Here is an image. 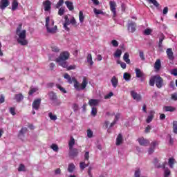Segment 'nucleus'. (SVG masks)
I'll list each match as a JSON object with an SVG mask.
<instances>
[{"instance_id":"f257e3e1","label":"nucleus","mask_w":177,"mask_h":177,"mask_svg":"<svg viewBox=\"0 0 177 177\" xmlns=\"http://www.w3.org/2000/svg\"><path fill=\"white\" fill-rule=\"evenodd\" d=\"M64 78L67 80L68 84H71L73 82L75 89L78 91H84V89L86 88V85H88V80H86V77H83V80L81 84L80 82H78L75 77H71L68 73H65L64 75Z\"/></svg>"},{"instance_id":"f03ea898","label":"nucleus","mask_w":177,"mask_h":177,"mask_svg":"<svg viewBox=\"0 0 177 177\" xmlns=\"http://www.w3.org/2000/svg\"><path fill=\"white\" fill-rule=\"evenodd\" d=\"M22 24H19L16 30V34L18 37L17 42L19 45L22 46H26V45H28V41L26 38H27V31L26 30H22Z\"/></svg>"},{"instance_id":"7ed1b4c3","label":"nucleus","mask_w":177,"mask_h":177,"mask_svg":"<svg viewBox=\"0 0 177 177\" xmlns=\"http://www.w3.org/2000/svg\"><path fill=\"white\" fill-rule=\"evenodd\" d=\"M68 57H70V53L65 51L60 53L59 57L56 59V62L62 67H67V62L66 60H68Z\"/></svg>"},{"instance_id":"20e7f679","label":"nucleus","mask_w":177,"mask_h":177,"mask_svg":"<svg viewBox=\"0 0 177 177\" xmlns=\"http://www.w3.org/2000/svg\"><path fill=\"white\" fill-rule=\"evenodd\" d=\"M155 84L157 88L160 89L162 88V85H164V80L158 75L152 76L149 80V85L150 86H154Z\"/></svg>"},{"instance_id":"39448f33","label":"nucleus","mask_w":177,"mask_h":177,"mask_svg":"<svg viewBox=\"0 0 177 177\" xmlns=\"http://www.w3.org/2000/svg\"><path fill=\"white\" fill-rule=\"evenodd\" d=\"M49 21H50V19L49 18V17H47L46 18V28L47 30V32H49L50 34H55V32L57 31V26H49Z\"/></svg>"},{"instance_id":"423d86ee","label":"nucleus","mask_w":177,"mask_h":177,"mask_svg":"<svg viewBox=\"0 0 177 177\" xmlns=\"http://www.w3.org/2000/svg\"><path fill=\"white\" fill-rule=\"evenodd\" d=\"M109 6H110V10L113 13V17H115V16H117V10L115 8H117V3H115V1H110Z\"/></svg>"},{"instance_id":"0eeeda50","label":"nucleus","mask_w":177,"mask_h":177,"mask_svg":"<svg viewBox=\"0 0 177 177\" xmlns=\"http://www.w3.org/2000/svg\"><path fill=\"white\" fill-rule=\"evenodd\" d=\"M153 164L155 165V168H162L164 169V168H165V165H167V162H164L163 163L160 164L158 162V159L156 158L153 160Z\"/></svg>"},{"instance_id":"6e6552de","label":"nucleus","mask_w":177,"mask_h":177,"mask_svg":"<svg viewBox=\"0 0 177 177\" xmlns=\"http://www.w3.org/2000/svg\"><path fill=\"white\" fill-rule=\"evenodd\" d=\"M28 131V129H27V127H23L18 134V138H19V139H21V140H24V138L26 136L25 135L26 133H27Z\"/></svg>"},{"instance_id":"1a4fd4ad","label":"nucleus","mask_w":177,"mask_h":177,"mask_svg":"<svg viewBox=\"0 0 177 177\" xmlns=\"http://www.w3.org/2000/svg\"><path fill=\"white\" fill-rule=\"evenodd\" d=\"M131 95L134 100H136V102H140L142 100V95L140 94H138V93L132 91H131Z\"/></svg>"},{"instance_id":"9d476101","label":"nucleus","mask_w":177,"mask_h":177,"mask_svg":"<svg viewBox=\"0 0 177 177\" xmlns=\"http://www.w3.org/2000/svg\"><path fill=\"white\" fill-rule=\"evenodd\" d=\"M43 5L44 6V10L45 12H49L50 9H52V3H50V1L46 0L43 2Z\"/></svg>"},{"instance_id":"9b49d317","label":"nucleus","mask_w":177,"mask_h":177,"mask_svg":"<svg viewBox=\"0 0 177 177\" xmlns=\"http://www.w3.org/2000/svg\"><path fill=\"white\" fill-rule=\"evenodd\" d=\"M166 53L167 55L169 60L174 62V60L175 59V57L174 56V52L172 51V48H167L166 50Z\"/></svg>"},{"instance_id":"f8f14e48","label":"nucleus","mask_w":177,"mask_h":177,"mask_svg":"<svg viewBox=\"0 0 177 177\" xmlns=\"http://www.w3.org/2000/svg\"><path fill=\"white\" fill-rule=\"evenodd\" d=\"M9 0H1L0 1V9L4 10L8 6H9Z\"/></svg>"},{"instance_id":"ddd939ff","label":"nucleus","mask_w":177,"mask_h":177,"mask_svg":"<svg viewBox=\"0 0 177 177\" xmlns=\"http://www.w3.org/2000/svg\"><path fill=\"white\" fill-rule=\"evenodd\" d=\"M39 106H41V99L35 100L32 103V109L34 110H39Z\"/></svg>"},{"instance_id":"4468645a","label":"nucleus","mask_w":177,"mask_h":177,"mask_svg":"<svg viewBox=\"0 0 177 177\" xmlns=\"http://www.w3.org/2000/svg\"><path fill=\"white\" fill-rule=\"evenodd\" d=\"M99 103H100V100L91 99L88 101V104L89 106H91V107L97 106Z\"/></svg>"},{"instance_id":"2eb2a0df","label":"nucleus","mask_w":177,"mask_h":177,"mask_svg":"<svg viewBox=\"0 0 177 177\" xmlns=\"http://www.w3.org/2000/svg\"><path fill=\"white\" fill-rule=\"evenodd\" d=\"M69 156L71 157H77L78 156V149L76 148L69 149Z\"/></svg>"},{"instance_id":"dca6fc26","label":"nucleus","mask_w":177,"mask_h":177,"mask_svg":"<svg viewBox=\"0 0 177 177\" xmlns=\"http://www.w3.org/2000/svg\"><path fill=\"white\" fill-rule=\"evenodd\" d=\"M128 30L130 31V32H135V31H136V24L133 22L129 24Z\"/></svg>"},{"instance_id":"f3484780","label":"nucleus","mask_w":177,"mask_h":177,"mask_svg":"<svg viewBox=\"0 0 177 177\" xmlns=\"http://www.w3.org/2000/svg\"><path fill=\"white\" fill-rule=\"evenodd\" d=\"M138 143L140 145V146H147L150 142L149 140H146L144 138H141L138 139Z\"/></svg>"},{"instance_id":"a211bd4d","label":"nucleus","mask_w":177,"mask_h":177,"mask_svg":"<svg viewBox=\"0 0 177 177\" xmlns=\"http://www.w3.org/2000/svg\"><path fill=\"white\" fill-rule=\"evenodd\" d=\"M154 114H156V112H154V111H151L149 112V115H148L146 120L147 124H150V122L153 121V118H154Z\"/></svg>"},{"instance_id":"6ab92c4d","label":"nucleus","mask_w":177,"mask_h":177,"mask_svg":"<svg viewBox=\"0 0 177 177\" xmlns=\"http://www.w3.org/2000/svg\"><path fill=\"white\" fill-rule=\"evenodd\" d=\"M124 142V138H122V134L119 133L116 138V146H120Z\"/></svg>"},{"instance_id":"aec40b11","label":"nucleus","mask_w":177,"mask_h":177,"mask_svg":"<svg viewBox=\"0 0 177 177\" xmlns=\"http://www.w3.org/2000/svg\"><path fill=\"white\" fill-rule=\"evenodd\" d=\"M111 82L113 88H117V86H118V78H117V77L113 76L111 80Z\"/></svg>"},{"instance_id":"412c9836","label":"nucleus","mask_w":177,"mask_h":177,"mask_svg":"<svg viewBox=\"0 0 177 177\" xmlns=\"http://www.w3.org/2000/svg\"><path fill=\"white\" fill-rule=\"evenodd\" d=\"M136 75L137 78H143L145 73L140 68H136Z\"/></svg>"},{"instance_id":"4be33fe9","label":"nucleus","mask_w":177,"mask_h":177,"mask_svg":"<svg viewBox=\"0 0 177 177\" xmlns=\"http://www.w3.org/2000/svg\"><path fill=\"white\" fill-rule=\"evenodd\" d=\"M156 146H157V142L155 141V142H151V147L148 150L149 154H153V153L156 149Z\"/></svg>"},{"instance_id":"5701e85b","label":"nucleus","mask_w":177,"mask_h":177,"mask_svg":"<svg viewBox=\"0 0 177 177\" xmlns=\"http://www.w3.org/2000/svg\"><path fill=\"white\" fill-rule=\"evenodd\" d=\"M24 99V96L21 93L16 94L15 95V100L17 102V103H20Z\"/></svg>"},{"instance_id":"b1692460","label":"nucleus","mask_w":177,"mask_h":177,"mask_svg":"<svg viewBox=\"0 0 177 177\" xmlns=\"http://www.w3.org/2000/svg\"><path fill=\"white\" fill-rule=\"evenodd\" d=\"M165 39V35H164L162 33H160L159 35V43H158V47L162 48V41Z\"/></svg>"},{"instance_id":"393cba45","label":"nucleus","mask_w":177,"mask_h":177,"mask_svg":"<svg viewBox=\"0 0 177 177\" xmlns=\"http://www.w3.org/2000/svg\"><path fill=\"white\" fill-rule=\"evenodd\" d=\"M175 164H176V160H175V158H169L168 165H169V168L173 169L174 165H175Z\"/></svg>"},{"instance_id":"a878e982","label":"nucleus","mask_w":177,"mask_h":177,"mask_svg":"<svg viewBox=\"0 0 177 177\" xmlns=\"http://www.w3.org/2000/svg\"><path fill=\"white\" fill-rule=\"evenodd\" d=\"M65 5H66V7L69 10H74V4H73V2L66 1H65Z\"/></svg>"},{"instance_id":"bb28decb","label":"nucleus","mask_w":177,"mask_h":177,"mask_svg":"<svg viewBox=\"0 0 177 177\" xmlns=\"http://www.w3.org/2000/svg\"><path fill=\"white\" fill-rule=\"evenodd\" d=\"M123 60L126 62L127 64H131V59H129V54L128 53H125L123 56Z\"/></svg>"},{"instance_id":"cd10ccee","label":"nucleus","mask_w":177,"mask_h":177,"mask_svg":"<svg viewBox=\"0 0 177 177\" xmlns=\"http://www.w3.org/2000/svg\"><path fill=\"white\" fill-rule=\"evenodd\" d=\"M50 100L55 101L57 100V95L54 92H50L48 94Z\"/></svg>"},{"instance_id":"c85d7f7f","label":"nucleus","mask_w":177,"mask_h":177,"mask_svg":"<svg viewBox=\"0 0 177 177\" xmlns=\"http://www.w3.org/2000/svg\"><path fill=\"white\" fill-rule=\"evenodd\" d=\"M155 70H160L161 68V60L157 59L154 65Z\"/></svg>"},{"instance_id":"c756f323","label":"nucleus","mask_w":177,"mask_h":177,"mask_svg":"<svg viewBox=\"0 0 177 177\" xmlns=\"http://www.w3.org/2000/svg\"><path fill=\"white\" fill-rule=\"evenodd\" d=\"M19 7V2H17V0H14L12 3V10L15 11L17 8Z\"/></svg>"},{"instance_id":"7c9ffc66","label":"nucleus","mask_w":177,"mask_h":177,"mask_svg":"<svg viewBox=\"0 0 177 177\" xmlns=\"http://www.w3.org/2000/svg\"><path fill=\"white\" fill-rule=\"evenodd\" d=\"M75 145V140L74 139V137H71V140L68 142L69 149L73 148Z\"/></svg>"},{"instance_id":"2f4dec72","label":"nucleus","mask_w":177,"mask_h":177,"mask_svg":"<svg viewBox=\"0 0 177 177\" xmlns=\"http://www.w3.org/2000/svg\"><path fill=\"white\" fill-rule=\"evenodd\" d=\"M164 170V177H169L171 175V170L168 167H165Z\"/></svg>"},{"instance_id":"473e14b6","label":"nucleus","mask_w":177,"mask_h":177,"mask_svg":"<svg viewBox=\"0 0 177 177\" xmlns=\"http://www.w3.org/2000/svg\"><path fill=\"white\" fill-rule=\"evenodd\" d=\"M149 3H153L156 8H158L160 6V3L157 0H147Z\"/></svg>"},{"instance_id":"72a5a7b5","label":"nucleus","mask_w":177,"mask_h":177,"mask_svg":"<svg viewBox=\"0 0 177 177\" xmlns=\"http://www.w3.org/2000/svg\"><path fill=\"white\" fill-rule=\"evenodd\" d=\"M121 55H122V51L120 48H118L114 53V57H121Z\"/></svg>"},{"instance_id":"f704fd0d","label":"nucleus","mask_w":177,"mask_h":177,"mask_svg":"<svg viewBox=\"0 0 177 177\" xmlns=\"http://www.w3.org/2000/svg\"><path fill=\"white\" fill-rule=\"evenodd\" d=\"M84 19H85V17L84 16V12H82V11H80L79 20H80V23H84Z\"/></svg>"},{"instance_id":"c9c22d12","label":"nucleus","mask_w":177,"mask_h":177,"mask_svg":"<svg viewBox=\"0 0 177 177\" xmlns=\"http://www.w3.org/2000/svg\"><path fill=\"white\" fill-rule=\"evenodd\" d=\"M48 117L52 121H56V120H57V116L56 115H53L52 112H50L48 113Z\"/></svg>"},{"instance_id":"e433bc0d","label":"nucleus","mask_w":177,"mask_h":177,"mask_svg":"<svg viewBox=\"0 0 177 177\" xmlns=\"http://www.w3.org/2000/svg\"><path fill=\"white\" fill-rule=\"evenodd\" d=\"M74 169H75V165H74L73 163H71L68 167V171L72 173L74 172Z\"/></svg>"},{"instance_id":"4c0bfd02","label":"nucleus","mask_w":177,"mask_h":177,"mask_svg":"<svg viewBox=\"0 0 177 177\" xmlns=\"http://www.w3.org/2000/svg\"><path fill=\"white\" fill-rule=\"evenodd\" d=\"M87 63L90 64V66H93V61L92 60V55L88 54L87 56Z\"/></svg>"},{"instance_id":"58836bf2","label":"nucleus","mask_w":177,"mask_h":177,"mask_svg":"<svg viewBox=\"0 0 177 177\" xmlns=\"http://www.w3.org/2000/svg\"><path fill=\"white\" fill-rule=\"evenodd\" d=\"M70 24H71L70 19H67L66 21H65V23L64 24V28H65V30H66V31H68V30H70V28L67 27V26H70Z\"/></svg>"},{"instance_id":"ea45409f","label":"nucleus","mask_w":177,"mask_h":177,"mask_svg":"<svg viewBox=\"0 0 177 177\" xmlns=\"http://www.w3.org/2000/svg\"><path fill=\"white\" fill-rule=\"evenodd\" d=\"M141 175H142V171L140 170V169H136L134 172V177H140Z\"/></svg>"},{"instance_id":"a19ab883","label":"nucleus","mask_w":177,"mask_h":177,"mask_svg":"<svg viewBox=\"0 0 177 177\" xmlns=\"http://www.w3.org/2000/svg\"><path fill=\"white\" fill-rule=\"evenodd\" d=\"M123 78L126 81H131V75L128 73H124L123 75Z\"/></svg>"},{"instance_id":"79ce46f5","label":"nucleus","mask_w":177,"mask_h":177,"mask_svg":"<svg viewBox=\"0 0 177 177\" xmlns=\"http://www.w3.org/2000/svg\"><path fill=\"white\" fill-rule=\"evenodd\" d=\"M173 132L177 135V121L173 122Z\"/></svg>"},{"instance_id":"37998d69","label":"nucleus","mask_w":177,"mask_h":177,"mask_svg":"<svg viewBox=\"0 0 177 177\" xmlns=\"http://www.w3.org/2000/svg\"><path fill=\"white\" fill-rule=\"evenodd\" d=\"M97 114V109H96V107H92L91 115H93V117H96Z\"/></svg>"},{"instance_id":"c03bdc74","label":"nucleus","mask_w":177,"mask_h":177,"mask_svg":"<svg viewBox=\"0 0 177 177\" xmlns=\"http://www.w3.org/2000/svg\"><path fill=\"white\" fill-rule=\"evenodd\" d=\"M50 148L53 150V151H59V146H57L56 144L51 145Z\"/></svg>"},{"instance_id":"a18cd8bd","label":"nucleus","mask_w":177,"mask_h":177,"mask_svg":"<svg viewBox=\"0 0 177 177\" xmlns=\"http://www.w3.org/2000/svg\"><path fill=\"white\" fill-rule=\"evenodd\" d=\"M93 12H94L95 15H104V12L103 11H102L101 10H98L97 8H94Z\"/></svg>"},{"instance_id":"49530a36","label":"nucleus","mask_w":177,"mask_h":177,"mask_svg":"<svg viewBox=\"0 0 177 177\" xmlns=\"http://www.w3.org/2000/svg\"><path fill=\"white\" fill-rule=\"evenodd\" d=\"M164 110L165 111H175V108L172 107V106H165L164 107Z\"/></svg>"},{"instance_id":"de8ad7c7","label":"nucleus","mask_w":177,"mask_h":177,"mask_svg":"<svg viewBox=\"0 0 177 177\" xmlns=\"http://www.w3.org/2000/svg\"><path fill=\"white\" fill-rule=\"evenodd\" d=\"M51 49L53 52H55L56 53H57L58 52H60V48H59V47L56 46H51Z\"/></svg>"},{"instance_id":"09e8293b","label":"nucleus","mask_w":177,"mask_h":177,"mask_svg":"<svg viewBox=\"0 0 177 177\" xmlns=\"http://www.w3.org/2000/svg\"><path fill=\"white\" fill-rule=\"evenodd\" d=\"M77 68V66L75 65H70L68 66V65H67V67H64V68H67V70L70 71V70H75V68Z\"/></svg>"},{"instance_id":"8fccbe9b","label":"nucleus","mask_w":177,"mask_h":177,"mask_svg":"<svg viewBox=\"0 0 177 177\" xmlns=\"http://www.w3.org/2000/svg\"><path fill=\"white\" fill-rule=\"evenodd\" d=\"M80 165L81 169L82 170L85 169V168L88 167V164H85V162H81Z\"/></svg>"},{"instance_id":"3c124183","label":"nucleus","mask_w":177,"mask_h":177,"mask_svg":"<svg viewBox=\"0 0 177 177\" xmlns=\"http://www.w3.org/2000/svg\"><path fill=\"white\" fill-rule=\"evenodd\" d=\"M38 91V88H31L29 91V95H33V93H35Z\"/></svg>"},{"instance_id":"603ef678","label":"nucleus","mask_w":177,"mask_h":177,"mask_svg":"<svg viewBox=\"0 0 177 177\" xmlns=\"http://www.w3.org/2000/svg\"><path fill=\"white\" fill-rule=\"evenodd\" d=\"M15 107H10V110H9V111H10V114H12V115H16V111H15Z\"/></svg>"},{"instance_id":"864d4df0","label":"nucleus","mask_w":177,"mask_h":177,"mask_svg":"<svg viewBox=\"0 0 177 177\" xmlns=\"http://www.w3.org/2000/svg\"><path fill=\"white\" fill-rule=\"evenodd\" d=\"M63 3H64V1L63 0H59L58 3L56 5V8L57 9H59V8H60V6H62L63 5Z\"/></svg>"},{"instance_id":"5fc2aeb1","label":"nucleus","mask_w":177,"mask_h":177,"mask_svg":"<svg viewBox=\"0 0 177 177\" xmlns=\"http://www.w3.org/2000/svg\"><path fill=\"white\" fill-rule=\"evenodd\" d=\"M111 44L113 46H114L115 48H117V46H118V41L117 40H112L111 41Z\"/></svg>"},{"instance_id":"6e6d98bb","label":"nucleus","mask_w":177,"mask_h":177,"mask_svg":"<svg viewBox=\"0 0 177 177\" xmlns=\"http://www.w3.org/2000/svg\"><path fill=\"white\" fill-rule=\"evenodd\" d=\"M145 35H150L151 34V29L147 28L144 31Z\"/></svg>"},{"instance_id":"4d7b16f0","label":"nucleus","mask_w":177,"mask_h":177,"mask_svg":"<svg viewBox=\"0 0 177 177\" xmlns=\"http://www.w3.org/2000/svg\"><path fill=\"white\" fill-rule=\"evenodd\" d=\"M88 138H92L93 136V132L91 129L87 130Z\"/></svg>"},{"instance_id":"13d9d810","label":"nucleus","mask_w":177,"mask_h":177,"mask_svg":"<svg viewBox=\"0 0 177 177\" xmlns=\"http://www.w3.org/2000/svg\"><path fill=\"white\" fill-rule=\"evenodd\" d=\"M57 88L59 89V91H62L63 93H67V91H66V88L62 87L60 85H57Z\"/></svg>"},{"instance_id":"bf43d9fd","label":"nucleus","mask_w":177,"mask_h":177,"mask_svg":"<svg viewBox=\"0 0 177 177\" xmlns=\"http://www.w3.org/2000/svg\"><path fill=\"white\" fill-rule=\"evenodd\" d=\"M78 109H79L78 104H73V111H74L75 113H77V111H78Z\"/></svg>"},{"instance_id":"052dcab7","label":"nucleus","mask_w":177,"mask_h":177,"mask_svg":"<svg viewBox=\"0 0 177 177\" xmlns=\"http://www.w3.org/2000/svg\"><path fill=\"white\" fill-rule=\"evenodd\" d=\"M139 54H140V57L141 60H143V61L146 60V58H145V54H144L143 51H140Z\"/></svg>"},{"instance_id":"680f3d73","label":"nucleus","mask_w":177,"mask_h":177,"mask_svg":"<svg viewBox=\"0 0 177 177\" xmlns=\"http://www.w3.org/2000/svg\"><path fill=\"white\" fill-rule=\"evenodd\" d=\"M26 169V167H24V165L21 164L18 168V171L21 172V171H24Z\"/></svg>"},{"instance_id":"e2e57ef3","label":"nucleus","mask_w":177,"mask_h":177,"mask_svg":"<svg viewBox=\"0 0 177 177\" xmlns=\"http://www.w3.org/2000/svg\"><path fill=\"white\" fill-rule=\"evenodd\" d=\"M84 160H86V161H88V160H89V151L85 152Z\"/></svg>"},{"instance_id":"0e129e2a","label":"nucleus","mask_w":177,"mask_h":177,"mask_svg":"<svg viewBox=\"0 0 177 177\" xmlns=\"http://www.w3.org/2000/svg\"><path fill=\"white\" fill-rule=\"evenodd\" d=\"M58 15L59 16H63L64 15V9L63 8H59V11H58Z\"/></svg>"},{"instance_id":"69168bd1","label":"nucleus","mask_w":177,"mask_h":177,"mask_svg":"<svg viewBox=\"0 0 177 177\" xmlns=\"http://www.w3.org/2000/svg\"><path fill=\"white\" fill-rule=\"evenodd\" d=\"M55 175H60V174H62V170L60 169V168L56 169L55 170Z\"/></svg>"},{"instance_id":"338daca9","label":"nucleus","mask_w":177,"mask_h":177,"mask_svg":"<svg viewBox=\"0 0 177 177\" xmlns=\"http://www.w3.org/2000/svg\"><path fill=\"white\" fill-rule=\"evenodd\" d=\"M113 95H114L113 93V92L109 93V94H107L106 95L104 96V99H110V97H111V96H113Z\"/></svg>"},{"instance_id":"774afa93","label":"nucleus","mask_w":177,"mask_h":177,"mask_svg":"<svg viewBox=\"0 0 177 177\" xmlns=\"http://www.w3.org/2000/svg\"><path fill=\"white\" fill-rule=\"evenodd\" d=\"M171 99H172V100H177V93H176L171 94Z\"/></svg>"}]
</instances>
